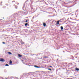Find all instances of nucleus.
<instances>
[{"label": "nucleus", "mask_w": 79, "mask_h": 79, "mask_svg": "<svg viewBox=\"0 0 79 79\" xmlns=\"http://www.w3.org/2000/svg\"><path fill=\"white\" fill-rule=\"evenodd\" d=\"M61 0V1H63V0Z\"/></svg>", "instance_id": "aec40b11"}, {"label": "nucleus", "mask_w": 79, "mask_h": 79, "mask_svg": "<svg viewBox=\"0 0 79 79\" xmlns=\"http://www.w3.org/2000/svg\"><path fill=\"white\" fill-rule=\"evenodd\" d=\"M43 58H48V57L44 56L43 57Z\"/></svg>", "instance_id": "f03ea898"}, {"label": "nucleus", "mask_w": 79, "mask_h": 79, "mask_svg": "<svg viewBox=\"0 0 79 79\" xmlns=\"http://www.w3.org/2000/svg\"><path fill=\"white\" fill-rule=\"evenodd\" d=\"M6 79H7V78H6Z\"/></svg>", "instance_id": "6ab92c4d"}, {"label": "nucleus", "mask_w": 79, "mask_h": 79, "mask_svg": "<svg viewBox=\"0 0 79 79\" xmlns=\"http://www.w3.org/2000/svg\"><path fill=\"white\" fill-rule=\"evenodd\" d=\"M27 24H28L27 23H25V26H27Z\"/></svg>", "instance_id": "ddd939ff"}, {"label": "nucleus", "mask_w": 79, "mask_h": 79, "mask_svg": "<svg viewBox=\"0 0 79 79\" xmlns=\"http://www.w3.org/2000/svg\"><path fill=\"white\" fill-rule=\"evenodd\" d=\"M3 44H5V42H2Z\"/></svg>", "instance_id": "2eb2a0df"}, {"label": "nucleus", "mask_w": 79, "mask_h": 79, "mask_svg": "<svg viewBox=\"0 0 79 79\" xmlns=\"http://www.w3.org/2000/svg\"><path fill=\"white\" fill-rule=\"evenodd\" d=\"M49 67H52V66H49Z\"/></svg>", "instance_id": "f3484780"}, {"label": "nucleus", "mask_w": 79, "mask_h": 79, "mask_svg": "<svg viewBox=\"0 0 79 79\" xmlns=\"http://www.w3.org/2000/svg\"><path fill=\"white\" fill-rule=\"evenodd\" d=\"M34 67H35V68H39V67H38L37 66V65H35Z\"/></svg>", "instance_id": "9b49d317"}, {"label": "nucleus", "mask_w": 79, "mask_h": 79, "mask_svg": "<svg viewBox=\"0 0 79 79\" xmlns=\"http://www.w3.org/2000/svg\"><path fill=\"white\" fill-rule=\"evenodd\" d=\"M26 23H27V20L26 21Z\"/></svg>", "instance_id": "dca6fc26"}, {"label": "nucleus", "mask_w": 79, "mask_h": 79, "mask_svg": "<svg viewBox=\"0 0 79 79\" xmlns=\"http://www.w3.org/2000/svg\"><path fill=\"white\" fill-rule=\"evenodd\" d=\"M59 22H60V21H58L57 22V25H58L59 24Z\"/></svg>", "instance_id": "423d86ee"}, {"label": "nucleus", "mask_w": 79, "mask_h": 79, "mask_svg": "<svg viewBox=\"0 0 79 79\" xmlns=\"http://www.w3.org/2000/svg\"><path fill=\"white\" fill-rule=\"evenodd\" d=\"M60 29H61V30H63V27L62 26H61L60 27Z\"/></svg>", "instance_id": "6e6552de"}, {"label": "nucleus", "mask_w": 79, "mask_h": 79, "mask_svg": "<svg viewBox=\"0 0 79 79\" xmlns=\"http://www.w3.org/2000/svg\"><path fill=\"white\" fill-rule=\"evenodd\" d=\"M75 69L76 71H79V69L78 68H76Z\"/></svg>", "instance_id": "39448f33"}, {"label": "nucleus", "mask_w": 79, "mask_h": 79, "mask_svg": "<svg viewBox=\"0 0 79 79\" xmlns=\"http://www.w3.org/2000/svg\"><path fill=\"white\" fill-rule=\"evenodd\" d=\"M48 70H49L50 71H52L51 69H48Z\"/></svg>", "instance_id": "4468645a"}, {"label": "nucleus", "mask_w": 79, "mask_h": 79, "mask_svg": "<svg viewBox=\"0 0 79 79\" xmlns=\"http://www.w3.org/2000/svg\"><path fill=\"white\" fill-rule=\"evenodd\" d=\"M43 24L44 27H45V26H46V24L45 23H44Z\"/></svg>", "instance_id": "7ed1b4c3"}, {"label": "nucleus", "mask_w": 79, "mask_h": 79, "mask_svg": "<svg viewBox=\"0 0 79 79\" xmlns=\"http://www.w3.org/2000/svg\"><path fill=\"white\" fill-rule=\"evenodd\" d=\"M18 56L19 57H21L22 56V55H21L20 54H18Z\"/></svg>", "instance_id": "0eeeda50"}, {"label": "nucleus", "mask_w": 79, "mask_h": 79, "mask_svg": "<svg viewBox=\"0 0 79 79\" xmlns=\"http://www.w3.org/2000/svg\"><path fill=\"white\" fill-rule=\"evenodd\" d=\"M5 66H9V65H8V64H6L5 65Z\"/></svg>", "instance_id": "f8f14e48"}, {"label": "nucleus", "mask_w": 79, "mask_h": 79, "mask_svg": "<svg viewBox=\"0 0 79 79\" xmlns=\"http://www.w3.org/2000/svg\"><path fill=\"white\" fill-rule=\"evenodd\" d=\"M16 79H18V77H16Z\"/></svg>", "instance_id": "a211bd4d"}, {"label": "nucleus", "mask_w": 79, "mask_h": 79, "mask_svg": "<svg viewBox=\"0 0 79 79\" xmlns=\"http://www.w3.org/2000/svg\"><path fill=\"white\" fill-rule=\"evenodd\" d=\"M60 21H60V22H62L63 21H64V19H60Z\"/></svg>", "instance_id": "20e7f679"}, {"label": "nucleus", "mask_w": 79, "mask_h": 79, "mask_svg": "<svg viewBox=\"0 0 79 79\" xmlns=\"http://www.w3.org/2000/svg\"><path fill=\"white\" fill-rule=\"evenodd\" d=\"M0 61H2V62H3L4 61H5V59H1Z\"/></svg>", "instance_id": "f257e3e1"}, {"label": "nucleus", "mask_w": 79, "mask_h": 79, "mask_svg": "<svg viewBox=\"0 0 79 79\" xmlns=\"http://www.w3.org/2000/svg\"><path fill=\"white\" fill-rule=\"evenodd\" d=\"M12 63L13 62H12V61H11V60L10 61V64H12Z\"/></svg>", "instance_id": "1a4fd4ad"}, {"label": "nucleus", "mask_w": 79, "mask_h": 79, "mask_svg": "<svg viewBox=\"0 0 79 79\" xmlns=\"http://www.w3.org/2000/svg\"><path fill=\"white\" fill-rule=\"evenodd\" d=\"M8 54H9V55H11V53L10 52H8Z\"/></svg>", "instance_id": "9d476101"}]
</instances>
